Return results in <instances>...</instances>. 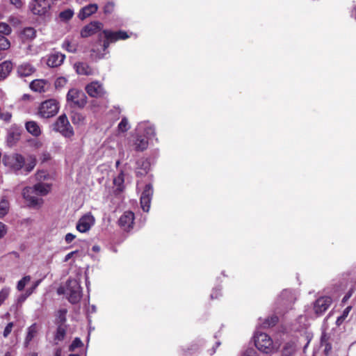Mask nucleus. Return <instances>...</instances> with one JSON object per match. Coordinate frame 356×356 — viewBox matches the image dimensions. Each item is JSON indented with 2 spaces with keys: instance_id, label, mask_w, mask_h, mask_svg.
<instances>
[{
  "instance_id": "f257e3e1",
  "label": "nucleus",
  "mask_w": 356,
  "mask_h": 356,
  "mask_svg": "<svg viewBox=\"0 0 356 356\" xmlns=\"http://www.w3.org/2000/svg\"><path fill=\"white\" fill-rule=\"evenodd\" d=\"M47 173L44 171H39L35 174V179L38 183L33 187H26L23 189V197L29 202L31 207H40L43 204V200L39 196L47 195L51 188V185L47 183L42 182L45 179Z\"/></svg>"
},
{
  "instance_id": "f03ea898",
  "label": "nucleus",
  "mask_w": 356,
  "mask_h": 356,
  "mask_svg": "<svg viewBox=\"0 0 356 356\" xmlns=\"http://www.w3.org/2000/svg\"><path fill=\"white\" fill-rule=\"evenodd\" d=\"M3 163L6 167L15 172L23 169L27 174L35 168L36 160L33 156H29L25 159L19 154H11L4 155Z\"/></svg>"
},
{
  "instance_id": "7ed1b4c3",
  "label": "nucleus",
  "mask_w": 356,
  "mask_h": 356,
  "mask_svg": "<svg viewBox=\"0 0 356 356\" xmlns=\"http://www.w3.org/2000/svg\"><path fill=\"white\" fill-rule=\"evenodd\" d=\"M59 295L65 294L72 304L79 302L82 296V291L79 282L76 280H69L65 287H59L57 290Z\"/></svg>"
},
{
  "instance_id": "20e7f679",
  "label": "nucleus",
  "mask_w": 356,
  "mask_h": 356,
  "mask_svg": "<svg viewBox=\"0 0 356 356\" xmlns=\"http://www.w3.org/2000/svg\"><path fill=\"white\" fill-rule=\"evenodd\" d=\"M254 344L259 350L266 354L277 351L280 344L273 342L272 339L266 333H257L254 335Z\"/></svg>"
},
{
  "instance_id": "39448f33",
  "label": "nucleus",
  "mask_w": 356,
  "mask_h": 356,
  "mask_svg": "<svg viewBox=\"0 0 356 356\" xmlns=\"http://www.w3.org/2000/svg\"><path fill=\"white\" fill-rule=\"evenodd\" d=\"M67 103L71 106L79 108H83L87 103V97L81 90L70 89L66 96Z\"/></svg>"
},
{
  "instance_id": "423d86ee",
  "label": "nucleus",
  "mask_w": 356,
  "mask_h": 356,
  "mask_svg": "<svg viewBox=\"0 0 356 356\" xmlns=\"http://www.w3.org/2000/svg\"><path fill=\"white\" fill-rule=\"evenodd\" d=\"M54 130L59 132L63 136L67 138H71L74 135L73 128L65 114L58 118L54 124Z\"/></svg>"
},
{
  "instance_id": "0eeeda50",
  "label": "nucleus",
  "mask_w": 356,
  "mask_h": 356,
  "mask_svg": "<svg viewBox=\"0 0 356 356\" xmlns=\"http://www.w3.org/2000/svg\"><path fill=\"white\" fill-rule=\"evenodd\" d=\"M58 102L54 99H50L43 102L38 109V114L44 118H51L58 112Z\"/></svg>"
},
{
  "instance_id": "6e6552de",
  "label": "nucleus",
  "mask_w": 356,
  "mask_h": 356,
  "mask_svg": "<svg viewBox=\"0 0 356 356\" xmlns=\"http://www.w3.org/2000/svg\"><path fill=\"white\" fill-rule=\"evenodd\" d=\"M85 90L90 97L95 98L103 97L106 93L103 84L98 81L87 84Z\"/></svg>"
},
{
  "instance_id": "1a4fd4ad",
  "label": "nucleus",
  "mask_w": 356,
  "mask_h": 356,
  "mask_svg": "<svg viewBox=\"0 0 356 356\" xmlns=\"http://www.w3.org/2000/svg\"><path fill=\"white\" fill-rule=\"evenodd\" d=\"M332 300L329 296H323L318 298L314 303L313 309L316 316L322 315L331 305Z\"/></svg>"
},
{
  "instance_id": "9d476101",
  "label": "nucleus",
  "mask_w": 356,
  "mask_h": 356,
  "mask_svg": "<svg viewBox=\"0 0 356 356\" xmlns=\"http://www.w3.org/2000/svg\"><path fill=\"white\" fill-rule=\"evenodd\" d=\"M95 222L94 216L90 213H88L80 218L76 223V228L79 232L86 233L90 229Z\"/></svg>"
},
{
  "instance_id": "9b49d317",
  "label": "nucleus",
  "mask_w": 356,
  "mask_h": 356,
  "mask_svg": "<svg viewBox=\"0 0 356 356\" xmlns=\"http://www.w3.org/2000/svg\"><path fill=\"white\" fill-rule=\"evenodd\" d=\"M296 300V295L291 291L284 290L278 298V304L285 309L291 308Z\"/></svg>"
},
{
  "instance_id": "f8f14e48",
  "label": "nucleus",
  "mask_w": 356,
  "mask_h": 356,
  "mask_svg": "<svg viewBox=\"0 0 356 356\" xmlns=\"http://www.w3.org/2000/svg\"><path fill=\"white\" fill-rule=\"evenodd\" d=\"M134 223V213L131 211H125L120 218L118 224L120 227L127 232L133 228Z\"/></svg>"
},
{
  "instance_id": "ddd939ff",
  "label": "nucleus",
  "mask_w": 356,
  "mask_h": 356,
  "mask_svg": "<svg viewBox=\"0 0 356 356\" xmlns=\"http://www.w3.org/2000/svg\"><path fill=\"white\" fill-rule=\"evenodd\" d=\"M103 24L99 22H92L88 25L85 26L81 31V35L83 38H88L99 31L102 30Z\"/></svg>"
},
{
  "instance_id": "4468645a",
  "label": "nucleus",
  "mask_w": 356,
  "mask_h": 356,
  "mask_svg": "<svg viewBox=\"0 0 356 356\" xmlns=\"http://www.w3.org/2000/svg\"><path fill=\"white\" fill-rule=\"evenodd\" d=\"M51 3L49 2L43 3L42 1H35L33 5L30 6L31 10L34 15H44L51 8Z\"/></svg>"
},
{
  "instance_id": "2eb2a0df",
  "label": "nucleus",
  "mask_w": 356,
  "mask_h": 356,
  "mask_svg": "<svg viewBox=\"0 0 356 356\" xmlns=\"http://www.w3.org/2000/svg\"><path fill=\"white\" fill-rule=\"evenodd\" d=\"M103 33L105 38L110 40L111 42H116L119 40H126L130 37V35L124 31H111L109 30H104Z\"/></svg>"
},
{
  "instance_id": "dca6fc26",
  "label": "nucleus",
  "mask_w": 356,
  "mask_h": 356,
  "mask_svg": "<svg viewBox=\"0 0 356 356\" xmlns=\"http://www.w3.org/2000/svg\"><path fill=\"white\" fill-rule=\"evenodd\" d=\"M136 131L138 134L143 133L144 134L143 137L147 140L155 136V129L154 126L147 122L139 123Z\"/></svg>"
},
{
  "instance_id": "f3484780",
  "label": "nucleus",
  "mask_w": 356,
  "mask_h": 356,
  "mask_svg": "<svg viewBox=\"0 0 356 356\" xmlns=\"http://www.w3.org/2000/svg\"><path fill=\"white\" fill-rule=\"evenodd\" d=\"M65 56L64 54L57 52L50 54L47 60V64L51 67L60 66L64 61Z\"/></svg>"
},
{
  "instance_id": "a211bd4d",
  "label": "nucleus",
  "mask_w": 356,
  "mask_h": 356,
  "mask_svg": "<svg viewBox=\"0 0 356 356\" xmlns=\"http://www.w3.org/2000/svg\"><path fill=\"white\" fill-rule=\"evenodd\" d=\"M49 87V83L44 79H35L30 83V88L32 90L40 93L47 91Z\"/></svg>"
},
{
  "instance_id": "6ab92c4d",
  "label": "nucleus",
  "mask_w": 356,
  "mask_h": 356,
  "mask_svg": "<svg viewBox=\"0 0 356 356\" xmlns=\"http://www.w3.org/2000/svg\"><path fill=\"white\" fill-rule=\"evenodd\" d=\"M134 149L137 152H143L148 147V140L145 137L138 135L133 143Z\"/></svg>"
},
{
  "instance_id": "aec40b11",
  "label": "nucleus",
  "mask_w": 356,
  "mask_h": 356,
  "mask_svg": "<svg viewBox=\"0 0 356 356\" xmlns=\"http://www.w3.org/2000/svg\"><path fill=\"white\" fill-rule=\"evenodd\" d=\"M97 9L98 6L95 3L87 5L80 10L79 13V17L81 19H84L90 16L92 14L96 13Z\"/></svg>"
},
{
  "instance_id": "412c9836",
  "label": "nucleus",
  "mask_w": 356,
  "mask_h": 356,
  "mask_svg": "<svg viewBox=\"0 0 356 356\" xmlns=\"http://www.w3.org/2000/svg\"><path fill=\"white\" fill-rule=\"evenodd\" d=\"M76 72L81 75H92L94 74L95 70L90 67L87 63H77L74 64Z\"/></svg>"
},
{
  "instance_id": "4be33fe9",
  "label": "nucleus",
  "mask_w": 356,
  "mask_h": 356,
  "mask_svg": "<svg viewBox=\"0 0 356 356\" xmlns=\"http://www.w3.org/2000/svg\"><path fill=\"white\" fill-rule=\"evenodd\" d=\"M35 72V68L29 63H23L17 68L19 76L25 77L31 75Z\"/></svg>"
},
{
  "instance_id": "5701e85b",
  "label": "nucleus",
  "mask_w": 356,
  "mask_h": 356,
  "mask_svg": "<svg viewBox=\"0 0 356 356\" xmlns=\"http://www.w3.org/2000/svg\"><path fill=\"white\" fill-rule=\"evenodd\" d=\"M27 131L33 136H39L41 134V129L38 123L35 121H29L25 124Z\"/></svg>"
},
{
  "instance_id": "b1692460",
  "label": "nucleus",
  "mask_w": 356,
  "mask_h": 356,
  "mask_svg": "<svg viewBox=\"0 0 356 356\" xmlns=\"http://www.w3.org/2000/svg\"><path fill=\"white\" fill-rule=\"evenodd\" d=\"M13 64L10 61H4L0 63V81L5 79L10 73Z\"/></svg>"
},
{
  "instance_id": "393cba45",
  "label": "nucleus",
  "mask_w": 356,
  "mask_h": 356,
  "mask_svg": "<svg viewBox=\"0 0 356 356\" xmlns=\"http://www.w3.org/2000/svg\"><path fill=\"white\" fill-rule=\"evenodd\" d=\"M10 209V202L7 195H2L0 199V218H3Z\"/></svg>"
},
{
  "instance_id": "a878e982",
  "label": "nucleus",
  "mask_w": 356,
  "mask_h": 356,
  "mask_svg": "<svg viewBox=\"0 0 356 356\" xmlns=\"http://www.w3.org/2000/svg\"><path fill=\"white\" fill-rule=\"evenodd\" d=\"M296 351V345L293 341H289L284 344L281 356H293Z\"/></svg>"
},
{
  "instance_id": "bb28decb",
  "label": "nucleus",
  "mask_w": 356,
  "mask_h": 356,
  "mask_svg": "<svg viewBox=\"0 0 356 356\" xmlns=\"http://www.w3.org/2000/svg\"><path fill=\"white\" fill-rule=\"evenodd\" d=\"M22 38L25 40H32L36 37V31L33 27H26L21 33Z\"/></svg>"
},
{
  "instance_id": "cd10ccee",
  "label": "nucleus",
  "mask_w": 356,
  "mask_h": 356,
  "mask_svg": "<svg viewBox=\"0 0 356 356\" xmlns=\"http://www.w3.org/2000/svg\"><path fill=\"white\" fill-rule=\"evenodd\" d=\"M37 326L35 324L31 325L27 330V334L24 340V346L27 347L32 339L35 337L37 334Z\"/></svg>"
},
{
  "instance_id": "c85d7f7f",
  "label": "nucleus",
  "mask_w": 356,
  "mask_h": 356,
  "mask_svg": "<svg viewBox=\"0 0 356 356\" xmlns=\"http://www.w3.org/2000/svg\"><path fill=\"white\" fill-rule=\"evenodd\" d=\"M74 15V10L68 8L61 11L58 15V19L60 22H67L73 17Z\"/></svg>"
},
{
  "instance_id": "c756f323",
  "label": "nucleus",
  "mask_w": 356,
  "mask_h": 356,
  "mask_svg": "<svg viewBox=\"0 0 356 356\" xmlns=\"http://www.w3.org/2000/svg\"><path fill=\"white\" fill-rule=\"evenodd\" d=\"M71 120L74 124L80 126L85 124L86 118L80 113H73L71 116Z\"/></svg>"
},
{
  "instance_id": "7c9ffc66",
  "label": "nucleus",
  "mask_w": 356,
  "mask_h": 356,
  "mask_svg": "<svg viewBox=\"0 0 356 356\" xmlns=\"http://www.w3.org/2000/svg\"><path fill=\"white\" fill-rule=\"evenodd\" d=\"M66 334V329L63 325H58L55 334V340L62 341Z\"/></svg>"
},
{
  "instance_id": "2f4dec72",
  "label": "nucleus",
  "mask_w": 356,
  "mask_h": 356,
  "mask_svg": "<svg viewBox=\"0 0 356 356\" xmlns=\"http://www.w3.org/2000/svg\"><path fill=\"white\" fill-rule=\"evenodd\" d=\"M31 277L30 275L23 277L17 284V289L19 291L24 290V287L31 282Z\"/></svg>"
},
{
  "instance_id": "473e14b6",
  "label": "nucleus",
  "mask_w": 356,
  "mask_h": 356,
  "mask_svg": "<svg viewBox=\"0 0 356 356\" xmlns=\"http://www.w3.org/2000/svg\"><path fill=\"white\" fill-rule=\"evenodd\" d=\"M67 311L66 309H61L58 310L56 316V323L63 325L66 321V314Z\"/></svg>"
},
{
  "instance_id": "72a5a7b5",
  "label": "nucleus",
  "mask_w": 356,
  "mask_h": 356,
  "mask_svg": "<svg viewBox=\"0 0 356 356\" xmlns=\"http://www.w3.org/2000/svg\"><path fill=\"white\" fill-rule=\"evenodd\" d=\"M10 291L11 289L9 286H4L0 290V306L8 298Z\"/></svg>"
},
{
  "instance_id": "f704fd0d",
  "label": "nucleus",
  "mask_w": 356,
  "mask_h": 356,
  "mask_svg": "<svg viewBox=\"0 0 356 356\" xmlns=\"http://www.w3.org/2000/svg\"><path fill=\"white\" fill-rule=\"evenodd\" d=\"M351 309L352 307L350 306H348L346 308H345V309L342 312V314L339 316L336 321L337 325L339 326L343 323L345 319L348 317Z\"/></svg>"
},
{
  "instance_id": "c9c22d12",
  "label": "nucleus",
  "mask_w": 356,
  "mask_h": 356,
  "mask_svg": "<svg viewBox=\"0 0 356 356\" xmlns=\"http://www.w3.org/2000/svg\"><path fill=\"white\" fill-rule=\"evenodd\" d=\"M63 48L69 52L74 53L76 51V45L66 39L62 45Z\"/></svg>"
},
{
  "instance_id": "e433bc0d",
  "label": "nucleus",
  "mask_w": 356,
  "mask_h": 356,
  "mask_svg": "<svg viewBox=\"0 0 356 356\" xmlns=\"http://www.w3.org/2000/svg\"><path fill=\"white\" fill-rule=\"evenodd\" d=\"M277 321H278L277 316L275 315H273L270 318H268L267 319H266V321L262 324V326L264 328L270 327L271 326L275 325Z\"/></svg>"
},
{
  "instance_id": "4c0bfd02",
  "label": "nucleus",
  "mask_w": 356,
  "mask_h": 356,
  "mask_svg": "<svg viewBox=\"0 0 356 356\" xmlns=\"http://www.w3.org/2000/svg\"><path fill=\"white\" fill-rule=\"evenodd\" d=\"M151 200L149 197H140V205L144 211H149Z\"/></svg>"
},
{
  "instance_id": "58836bf2",
  "label": "nucleus",
  "mask_w": 356,
  "mask_h": 356,
  "mask_svg": "<svg viewBox=\"0 0 356 356\" xmlns=\"http://www.w3.org/2000/svg\"><path fill=\"white\" fill-rule=\"evenodd\" d=\"M10 47V43L8 38L0 34V50H6Z\"/></svg>"
},
{
  "instance_id": "ea45409f",
  "label": "nucleus",
  "mask_w": 356,
  "mask_h": 356,
  "mask_svg": "<svg viewBox=\"0 0 356 356\" xmlns=\"http://www.w3.org/2000/svg\"><path fill=\"white\" fill-rule=\"evenodd\" d=\"M118 127L119 131H120L122 132L127 131L130 128L128 121H127V119L125 118H123L122 119V120L120 121V122L119 123Z\"/></svg>"
},
{
  "instance_id": "a19ab883",
  "label": "nucleus",
  "mask_w": 356,
  "mask_h": 356,
  "mask_svg": "<svg viewBox=\"0 0 356 356\" xmlns=\"http://www.w3.org/2000/svg\"><path fill=\"white\" fill-rule=\"evenodd\" d=\"M153 194L152 186L150 184H147L145 187L144 191L142 193L141 197H149L152 199Z\"/></svg>"
},
{
  "instance_id": "79ce46f5",
  "label": "nucleus",
  "mask_w": 356,
  "mask_h": 356,
  "mask_svg": "<svg viewBox=\"0 0 356 356\" xmlns=\"http://www.w3.org/2000/svg\"><path fill=\"white\" fill-rule=\"evenodd\" d=\"M40 282H41V280H36L34 282H33L32 286L30 288L26 289V296L29 297V296H31L35 291V289L39 286Z\"/></svg>"
},
{
  "instance_id": "37998d69",
  "label": "nucleus",
  "mask_w": 356,
  "mask_h": 356,
  "mask_svg": "<svg viewBox=\"0 0 356 356\" xmlns=\"http://www.w3.org/2000/svg\"><path fill=\"white\" fill-rule=\"evenodd\" d=\"M11 28L8 24L4 22L0 23V33L5 35H9L11 33Z\"/></svg>"
},
{
  "instance_id": "c03bdc74",
  "label": "nucleus",
  "mask_w": 356,
  "mask_h": 356,
  "mask_svg": "<svg viewBox=\"0 0 356 356\" xmlns=\"http://www.w3.org/2000/svg\"><path fill=\"white\" fill-rule=\"evenodd\" d=\"M67 79L63 76L58 77L55 81L56 88H62L67 83Z\"/></svg>"
},
{
  "instance_id": "a18cd8bd",
  "label": "nucleus",
  "mask_w": 356,
  "mask_h": 356,
  "mask_svg": "<svg viewBox=\"0 0 356 356\" xmlns=\"http://www.w3.org/2000/svg\"><path fill=\"white\" fill-rule=\"evenodd\" d=\"M124 182V175L123 173H120L118 177H116L114 180H113V183L115 185L120 187L121 185L123 184Z\"/></svg>"
},
{
  "instance_id": "49530a36",
  "label": "nucleus",
  "mask_w": 356,
  "mask_h": 356,
  "mask_svg": "<svg viewBox=\"0 0 356 356\" xmlns=\"http://www.w3.org/2000/svg\"><path fill=\"white\" fill-rule=\"evenodd\" d=\"M13 327V323H9L7 324V325L6 326V327L3 330V335L5 338L8 337V335L10 334V332H12Z\"/></svg>"
},
{
  "instance_id": "de8ad7c7",
  "label": "nucleus",
  "mask_w": 356,
  "mask_h": 356,
  "mask_svg": "<svg viewBox=\"0 0 356 356\" xmlns=\"http://www.w3.org/2000/svg\"><path fill=\"white\" fill-rule=\"evenodd\" d=\"M83 345L81 340L79 338H75L70 346V350L81 347Z\"/></svg>"
},
{
  "instance_id": "09e8293b",
  "label": "nucleus",
  "mask_w": 356,
  "mask_h": 356,
  "mask_svg": "<svg viewBox=\"0 0 356 356\" xmlns=\"http://www.w3.org/2000/svg\"><path fill=\"white\" fill-rule=\"evenodd\" d=\"M114 8V3L113 2H108L104 8L105 13H111Z\"/></svg>"
},
{
  "instance_id": "8fccbe9b",
  "label": "nucleus",
  "mask_w": 356,
  "mask_h": 356,
  "mask_svg": "<svg viewBox=\"0 0 356 356\" xmlns=\"http://www.w3.org/2000/svg\"><path fill=\"white\" fill-rule=\"evenodd\" d=\"M7 233V227L6 225L0 222V238H2L3 237H4L6 236Z\"/></svg>"
},
{
  "instance_id": "3c124183",
  "label": "nucleus",
  "mask_w": 356,
  "mask_h": 356,
  "mask_svg": "<svg viewBox=\"0 0 356 356\" xmlns=\"http://www.w3.org/2000/svg\"><path fill=\"white\" fill-rule=\"evenodd\" d=\"M76 236L72 233H68L65 236V240L67 243H70L74 238Z\"/></svg>"
},
{
  "instance_id": "603ef678",
  "label": "nucleus",
  "mask_w": 356,
  "mask_h": 356,
  "mask_svg": "<svg viewBox=\"0 0 356 356\" xmlns=\"http://www.w3.org/2000/svg\"><path fill=\"white\" fill-rule=\"evenodd\" d=\"M10 2L17 8H21L23 4L21 0H10Z\"/></svg>"
},
{
  "instance_id": "864d4df0",
  "label": "nucleus",
  "mask_w": 356,
  "mask_h": 356,
  "mask_svg": "<svg viewBox=\"0 0 356 356\" xmlns=\"http://www.w3.org/2000/svg\"><path fill=\"white\" fill-rule=\"evenodd\" d=\"M95 53V49H92V54H91V56L93 58H95V59H101L102 58H104V54H94Z\"/></svg>"
},
{
  "instance_id": "5fc2aeb1",
  "label": "nucleus",
  "mask_w": 356,
  "mask_h": 356,
  "mask_svg": "<svg viewBox=\"0 0 356 356\" xmlns=\"http://www.w3.org/2000/svg\"><path fill=\"white\" fill-rule=\"evenodd\" d=\"M75 253H76V252H75V251H74V252H71L68 253L67 254H66V255H65V259H64V261H65V262H66V261H67L68 260H70V259L72 258V257Z\"/></svg>"
},
{
  "instance_id": "6e6d98bb",
  "label": "nucleus",
  "mask_w": 356,
  "mask_h": 356,
  "mask_svg": "<svg viewBox=\"0 0 356 356\" xmlns=\"http://www.w3.org/2000/svg\"><path fill=\"white\" fill-rule=\"evenodd\" d=\"M255 352L254 350L250 349L247 350L244 354V356H254Z\"/></svg>"
},
{
  "instance_id": "4d7b16f0",
  "label": "nucleus",
  "mask_w": 356,
  "mask_h": 356,
  "mask_svg": "<svg viewBox=\"0 0 356 356\" xmlns=\"http://www.w3.org/2000/svg\"><path fill=\"white\" fill-rule=\"evenodd\" d=\"M111 42L110 41V40H108L106 38V40L104 41V44H103V50L104 51L106 50V49L108 47L109 44Z\"/></svg>"
},
{
  "instance_id": "13d9d810",
  "label": "nucleus",
  "mask_w": 356,
  "mask_h": 356,
  "mask_svg": "<svg viewBox=\"0 0 356 356\" xmlns=\"http://www.w3.org/2000/svg\"><path fill=\"white\" fill-rule=\"evenodd\" d=\"M211 298L212 299H214V298H218V291L217 290H214L211 294Z\"/></svg>"
},
{
  "instance_id": "bf43d9fd",
  "label": "nucleus",
  "mask_w": 356,
  "mask_h": 356,
  "mask_svg": "<svg viewBox=\"0 0 356 356\" xmlns=\"http://www.w3.org/2000/svg\"><path fill=\"white\" fill-rule=\"evenodd\" d=\"M144 165H145V168H144V172H137V174H140V175H143L144 173H146L147 172V168H148V163H145Z\"/></svg>"
},
{
  "instance_id": "052dcab7",
  "label": "nucleus",
  "mask_w": 356,
  "mask_h": 356,
  "mask_svg": "<svg viewBox=\"0 0 356 356\" xmlns=\"http://www.w3.org/2000/svg\"><path fill=\"white\" fill-rule=\"evenodd\" d=\"M331 350V346L329 344H327L325 348V352L327 354V353Z\"/></svg>"
},
{
  "instance_id": "680f3d73",
  "label": "nucleus",
  "mask_w": 356,
  "mask_h": 356,
  "mask_svg": "<svg viewBox=\"0 0 356 356\" xmlns=\"http://www.w3.org/2000/svg\"><path fill=\"white\" fill-rule=\"evenodd\" d=\"M92 249L95 251H98L99 250V248L98 246H93Z\"/></svg>"
},
{
  "instance_id": "e2e57ef3",
  "label": "nucleus",
  "mask_w": 356,
  "mask_h": 356,
  "mask_svg": "<svg viewBox=\"0 0 356 356\" xmlns=\"http://www.w3.org/2000/svg\"><path fill=\"white\" fill-rule=\"evenodd\" d=\"M27 297L26 296V293L24 296H21L22 300H25Z\"/></svg>"
},
{
  "instance_id": "0e129e2a",
  "label": "nucleus",
  "mask_w": 356,
  "mask_h": 356,
  "mask_svg": "<svg viewBox=\"0 0 356 356\" xmlns=\"http://www.w3.org/2000/svg\"><path fill=\"white\" fill-rule=\"evenodd\" d=\"M60 351L59 350H57L56 353V356H60Z\"/></svg>"
},
{
  "instance_id": "69168bd1",
  "label": "nucleus",
  "mask_w": 356,
  "mask_h": 356,
  "mask_svg": "<svg viewBox=\"0 0 356 356\" xmlns=\"http://www.w3.org/2000/svg\"><path fill=\"white\" fill-rule=\"evenodd\" d=\"M4 356H11L9 352L6 353Z\"/></svg>"
},
{
  "instance_id": "338daca9",
  "label": "nucleus",
  "mask_w": 356,
  "mask_h": 356,
  "mask_svg": "<svg viewBox=\"0 0 356 356\" xmlns=\"http://www.w3.org/2000/svg\"><path fill=\"white\" fill-rule=\"evenodd\" d=\"M353 15H354L355 18L356 19V8H355V13Z\"/></svg>"
},
{
  "instance_id": "774afa93",
  "label": "nucleus",
  "mask_w": 356,
  "mask_h": 356,
  "mask_svg": "<svg viewBox=\"0 0 356 356\" xmlns=\"http://www.w3.org/2000/svg\"><path fill=\"white\" fill-rule=\"evenodd\" d=\"M69 356H79V355H75V354H71Z\"/></svg>"
}]
</instances>
